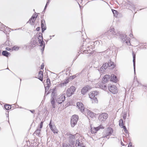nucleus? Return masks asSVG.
<instances>
[{"label": "nucleus", "instance_id": "obj_12", "mask_svg": "<svg viewBox=\"0 0 147 147\" xmlns=\"http://www.w3.org/2000/svg\"><path fill=\"white\" fill-rule=\"evenodd\" d=\"M41 27L42 32H43L46 29V27L44 20H42L41 22Z\"/></svg>", "mask_w": 147, "mask_h": 147}, {"label": "nucleus", "instance_id": "obj_18", "mask_svg": "<svg viewBox=\"0 0 147 147\" xmlns=\"http://www.w3.org/2000/svg\"><path fill=\"white\" fill-rule=\"evenodd\" d=\"M100 128H103V126L102 125H100L98 127L94 128V131H93V130L92 131V133L94 134L96 133V131L99 130Z\"/></svg>", "mask_w": 147, "mask_h": 147}, {"label": "nucleus", "instance_id": "obj_10", "mask_svg": "<svg viewBox=\"0 0 147 147\" xmlns=\"http://www.w3.org/2000/svg\"><path fill=\"white\" fill-rule=\"evenodd\" d=\"M69 143L72 145H74V139L75 138V135L69 134Z\"/></svg>", "mask_w": 147, "mask_h": 147}, {"label": "nucleus", "instance_id": "obj_35", "mask_svg": "<svg viewBox=\"0 0 147 147\" xmlns=\"http://www.w3.org/2000/svg\"><path fill=\"white\" fill-rule=\"evenodd\" d=\"M119 125L121 127H123V126H124L123 125V120L122 119H120L119 121Z\"/></svg>", "mask_w": 147, "mask_h": 147}, {"label": "nucleus", "instance_id": "obj_56", "mask_svg": "<svg viewBox=\"0 0 147 147\" xmlns=\"http://www.w3.org/2000/svg\"><path fill=\"white\" fill-rule=\"evenodd\" d=\"M129 36H130V37H131L133 36V34H129Z\"/></svg>", "mask_w": 147, "mask_h": 147}, {"label": "nucleus", "instance_id": "obj_57", "mask_svg": "<svg viewBox=\"0 0 147 147\" xmlns=\"http://www.w3.org/2000/svg\"><path fill=\"white\" fill-rule=\"evenodd\" d=\"M92 130H93V131H94V129H92V128L91 129V132H92Z\"/></svg>", "mask_w": 147, "mask_h": 147}, {"label": "nucleus", "instance_id": "obj_60", "mask_svg": "<svg viewBox=\"0 0 147 147\" xmlns=\"http://www.w3.org/2000/svg\"><path fill=\"white\" fill-rule=\"evenodd\" d=\"M82 146V147H85V146Z\"/></svg>", "mask_w": 147, "mask_h": 147}, {"label": "nucleus", "instance_id": "obj_13", "mask_svg": "<svg viewBox=\"0 0 147 147\" xmlns=\"http://www.w3.org/2000/svg\"><path fill=\"white\" fill-rule=\"evenodd\" d=\"M37 16H32L31 18H30L29 21L27 22H29L31 25H32L34 23L35 20L36 18L37 17Z\"/></svg>", "mask_w": 147, "mask_h": 147}, {"label": "nucleus", "instance_id": "obj_15", "mask_svg": "<svg viewBox=\"0 0 147 147\" xmlns=\"http://www.w3.org/2000/svg\"><path fill=\"white\" fill-rule=\"evenodd\" d=\"M110 78V76L109 75H105L102 79V82H107L109 80Z\"/></svg>", "mask_w": 147, "mask_h": 147}, {"label": "nucleus", "instance_id": "obj_45", "mask_svg": "<svg viewBox=\"0 0 147 147\" xmlns=\"http://www.w3.org/2000/svg\"><path fill=\"white\" fill-rule=\"evenodd\" d=\"M12 49L14 50H18L19 49V48L17 47H14L12 48Z\"/></svg>", "mask_w": 147, "mask_h": 147}, {"label": "nucleus", "instance_id": "obj_11", "mask_svg": "<svg viewBox=\"0 0 147 147\" xmlns=\"http://www.w3.org/2000/svg\"><path fill=\"white\" fill-rule=\"evenodd\" d=\"M90 88V87L88 86H87L84 87L81 90V92L82 94L83 95L85 94L88 91Z\"/></svg>", "mask_w": 147, "mask_h": 147}, {"label": "nucleus", "instance_id": "obj_8", "mask_svg": "<svg viewBox=\"0 0 147 147\" xmlns=\"http://www.w3.org/2000/svg\"><path fill=\"white\" fill-rule=\"evenodd\" d=\"M77 106L80 109L81 111L84 114L85 113V109L83 105L81 102H78L77 103Z\"/></svg>", "mask_w": 147, "mask_h": 147}, {"label": "nucleus", "instance_id": "obj_6", "mask_svg": "<svg viewBox=\"0 0 147 147\" xmlns=\"http://www.w3.org/2000/svg\"><path fill=\"white\" fill-rule=\"evenodd\" d=\"M109 91L113 94H116L117 92V90L116 86L114 85L110 84L108 87Z\"/></svg>", "mask_w": 147, "mask_h": 147}, {"label": "nucleus", "instance_id": "obj_40", "mask_svg": "<svg viewBox=\"0 0 147 147\" xmlns=\"http://www.w3.org/2000/svg\"><path fill=\"white\" fill-rule=\"evenodd\" d=\"M40 130L41 129H38L35 131V132L36 134H39V133H40Z\"/></svg>", "mask_w": 147, "mask_h": 147}, {"label": "nucleus", "instance_id": "obj_27", "mask_svg": "<svg viewBox=\"0 0 147 147\" xmlns=\"http://www.w3.org/2000/svg\"><path fill=\"white\" fill-rule=\"evenodd\" d=\"M93 49L92 48H91L90 49H89V50L88 49H87L86 50H85L84 51H83V53H91V52L92 51Z\"/></svg>", "mask_w": 147, "mask_h": 147}, {"label": "nucleus", "instance_id": "obj_4", "mask_svg": "<svg viewBox=\"0 0 147 147\" xmlns=\"http://www.w3.org/2000/svg\"><path fill=\"white\" fill-rule=\"evenodd\" d=\"M108 117L107 114L105 113H102L99 114L98 119L100 121H105Z\"/></svg>", "mask_w": 147, "mask_h": 147}, {"label": "nucleus", "instance_id": "obj_46", "mask_svg": "<svg viewBox=\"0 0 147 147\" xmlns=\"http://www.w3.org/2000/svg\"><path fill=\"white\" fill-rule=\"evenodd\" d=\"M43 121H41L40 125V129H41L42 127L43 124Z\"/></svg>", "mask_w": 147, "mask_h": 147}, {"label": "nucleus", "instance_id": "obj_36", "mask_svg": "<svg viewBox=\"0 0 147 147\" xmlns=\"http://www.w3.org/2000/svg\"><path fill=\"white\" fill-rule=\"evenodd\" d=\"M102 67L105 68V69L107 68V67H109L107 63H105V64H103L102 66Z\"/></svg>", "mask_w": 147, "mask_h": 147}, {"label": "nucleus", "instance_id": "obj_3", "mask_svg": "<svg viewBox=\"0 0 147 147\" xmlns=\"http://www.w3.org/2000/svg\"><path fill=\"white\" fill-rule=\"evenodd\" d=\"M76 88L74 86H71L69 88L66 92V94L68 97L71 96L75 91Z\"/></svg>", "mask_w": 147, "mask_h": 147}, {"label": "nucleus", "instance_id": "obj_50", "mask_svg": "<svg viewBox=\"0 0 147 147\" xmlns=\"http://www.w3.org/2000/svg\"><path fill=\"white\" fill-rule=\"evenodd\" d=\"M76 76L75 75H74L70 77L71 78V79H73L74 78L76 77Z\"/></svg>", "mask_w": 147, "mask_h": 147}, {"label": "nucleus", "instance_id": "obj_33", "mask_svg": "<svg viewBox=\"0 0 147 147\" xmlns=\"http://www.w3.org/2000/svg\"><path fill=\"white\" fill-rule=\"evenodd\" d=\"M92 103H97L98 102V100L96 97H94V98H92Z\"/></svg>", "mask_w": 147, "mask_h": 147}, {"label": "nucleus", "instance_id": "obj_28", "mask_svg": "<svg viewBox=\"0 0 147 147\" xmlns=\"http://www.w3.org/2000/svg\"><path fill=\"white\" fill-rule=\"evenodd\" d=\"M10 54V53H9L6 51H3L2 52V55L3 56H5L6 57H8V55Z\"/></svg>", "mask_w": 147, "mask_h": 147}, {"label": "nucleus", "instance_id": "obj_17", "mask_svg": "<svg viewBox=\"0 0 147 147\" xmlns=\"http://www.w3.org/2000/svg\"><path fill=\"white\" fill-rule=\"evenodd\" d=\"M38 77H39L38 79L41 81L43 80V72L40 71L39 72Z\"/></svg>", "mask_w": 147, "mask_h": 147}, {"label": "nucleus", "instance_id": "obj_14", "mask_svg": "<svg viewBox=\"0 0 147 147\" xmlns=\"http://www.w3.org/2000/svg\"><path fill=\"white\" fill-rule=\"evenodd\" d=\"M111 81L114 82H116L117 81V76L114 74H112L111 76Z\"/></svg>", "mask_w": 147, "mask_h": 147}, {"label": "nucleus", "instance_id": "obj_24", "mask_svg": "<svg viewBox=\"0 0 147 147\" xmlns=\"http://www.w3.org/2000/svg\"><path fill=\"white\" fill-rule=\"evenodd\" d=\"M107 64L108 65L109 67H111L112 68H114L115 67V65L114 64L113 62H112L110 60L109 62L108 63H107Z\"/></svg>", "mask_w": 147, "mask_h": 147}, {"label": "nucleus", "instance_id": "obj_43", "mask_svg": "<svg viewBox=\"0 0 147 147\" xmlns=\"http://www.w3.org/2000/svg\"><path fill=\"white\" fill-rule=\"evenodd\" d=\"M49 0H47L46 5L45 7V8H44V10H45L46 9L47 7V5L49 4Z\"/></svg>", "mask_w": 147, "mask_h": 147}, {"label": "nucleus", "instance_id": "obj_7", "mask_svg": "<svg viewBox=\"0 0 147 147\" xmlns=\"http://www.w3.org/2000/svg\"><path fill=\"white\" fill-rule=\"evenodd\" d=\"M65 96L63 94L57 98V101L59 104H62L65 100Z\"/></svg>", "mask_w": 147, "mask_h": 147}, {"label": "nucleus", "instance_id": "obj_32", "mask_svg": "<svg viewBox=\"0 0 147 147\" xmlns=\"http://www.w3.org/2000/svg\"><path fill=\"white\" fill-rule=\"evenodd\" d=\"M63 147H72L69 143H64L63 144Z\"/></svg>", "mask_w": 147, "mask_h": 147}, {"label": "nucleus", "instance_id": "obj_30", "mask_svg": "<svg viewBox=\"0 0 147 147\" xmlns=\"http://www.w3.org/2000/svg\"><path fill=\"white\" fill-rule=\"evenodd\" d=\"M5 27L6 26H5L1 23V31H2L3 32H4L5 33V30L3 31V29L4 28H5Z\"/></svg>", "mask_w": 147, "mask_h": 147}, {"label": "nucleus", "instance_id": "obj_47", "mask_svg": "<svg viewBox=\"0 0 147 147\" xmlns=\"http://www.w3.org/2000/svg\"><path fill=\"white\" fill-rule=\"evenodd\" d=\"M128 147H132V143L131 142H130L129 143Z\"/></svg>", "mask_w": 147, "mask_h": 147}, {"label": "nucleus", "instance_id": "obj_62", "mask_svg": "<svg viewBox=\"0 0 147 147\" xmlns=\"http://www.w3.org/2000/svg\"><path fill=\"white\" fill-rule=\"evenodd\" d=\"M54 36V35L52 36V37Z\"/></svg>", "mask_w": 147, "mask_h": 147}, {"label": "nucleus", "instance_id": "obj_2", "mask_svg": "<svg viewBox=\"0 0 147 147\" xmlns=\"http://www.w3.org/2000/svg\"><path fill=\"white\" fill-rule=\"evenodd\" d=\"M78 118V116L75 115L72 116L71 120V124L72 127H74L77 124Z\"/></svg>", "mask_w": 147, "mask_h": 147}, {"label": "nucleus", "instance_id": "obj_44", "mask_svg": "<svg viewBox=\"0 0 147 147\" xmlns=\"http://www.w3.org/2000/svg\"><path fill=\"white\" fill-rule=\"evenodd\" d=\"M130 5L132 7L133 9H135V5L133 3H130Z\"/></svg>", "mask_w": 147, "mask_h": 147}, {"label": "nucleus", "instance_id": "obj_22", "mask_svg": "<svg viewBox=\"0 0 147 147\" xmlns=\"http://www.w3.org/2000/svg\"><path fill=\"white\" fill-rule=\"evenodd\" d=\"M88 114L89 116L92 118H93L94 117H95L96 115V114L94 113L91 112L90 111H89L88 112Z\"/></svg>", "mask_w": 147, "mask_h": 147}, {"label": "nucleus", "instance_id": "obj_19", "mask_svg": "<svg viewBox=\"0 0 147 147\" xmlns=\"http://www.w3.org/2000/svg\"><path fill=\"white\" fill-rule=\"evenodd\" d=\"M55 90L56 88H54L49 90L50 92H50H52L51 96L52 97H54L55 96V94L56 93Z\"/></svg>", "mask_w": 147, "mask_h": 147}, {"label": "nucleus", "instance_id": "obj_42", "mask_svg": "<svg viewBox=\"0 0 147 147\" xmlns=\"http://www.w3.org/2000/svg\"><path fill=\"white\" fill-rule=\"evenodd\" d=\"M121 127L123 128L124 131H125L126 133H127L128 132L125 126H123V127Z\"/></svg>", "mask_w": 147, "mask_h": 147}, {"label": "nucleus", "instance_id": "obj_1", "mask_svg": "<svg viewBox=\"0 0 147 147\" xmlns=\"http://www.w3.org/2000/svg\"><path fill=\"white\" fill-rule=\"evenodd\" d=\"M114 30L115 29L114 28L110 27L109 30L105 33V35L107 37L108 39H111L116 34V33Z\"/></svg>", "mask_w": 147, "mask_h": 147}, {"label": "nucleus", "instance_id": "obj_38", "mask_svg": "<svg viewBox=\"0 0 147 147\" xmlns=\"http://www.w3.org/2000/svg\"><path fill=\"white\" fill-rule=\"evenodd\" d=\"M94 93H92V91L90 92V93L89 94V96L90 98L91 99L94 98Z\"/></svg>", "mask_w": 147, "mask_h": 147}, {"label": "nucleus", "instance_id": "obj_55", "mask_svg": "<svg viewBox=\"0 0 147 147\" xmlns=\"http://www.w3.org/2000/svg\"><path fill=\"white\" fill-rule=\"evenodd\" d=\"M50 82V79H47V80L46 82Z\"/></svg>", "mask_w": 147, "mask_h": 147}, {"label": "nucleus", "instance_id": "obj_16", "mask_svg": "<svg viewBox=\"0 0 147 147\" xmlns=\"http://www.w3.org/2000/svg\"><path fill=\"white\" fill-rule=\"evenodd\" d=\"M113 132V130L111 128H110L107 130L106 132V136L105 137H103V138H105L108 136L111 135L112 133Z\"/></svg>", "mask_w": 147, "mask_h": 147}, {"label": "nucleus", "instance_id": "obj_37", "mask_svg": "<svg viewBox=\"0 0 147 147\" xmlns=\"http://www.w3.org/2000/svg\"><path fill=\"white\" fill-rule=\"evenodd\" d=\"M105 69L101 67L99 69V71L100 73H103L105 71Z\"/></svg>", "mask_w": 147, "mask_h": 147}, {"label": "nucleus", "instance_id": "obj_25", "mask_svg": "<svg viewBox=\"0 0 147 147\" xmlns=\"http://www.w3.org/2000/svg\"><path fill=\"white\" fill-rule=\"evenodd\" d=\"M50 86H48L47 85L46 86H45V96L47 95L49 93L50 91H49L48 93H46L47 92L48 90L49 89V87Z\"/></svg>", "mask_w": 147, "mask_h": 147}, {"label": "nucleus", "instance_id": "obj_51", "mask_svg": "<svg viewBox=\"0 0 147 147\" xmlns=\"http://www.w3.org/2000/svg\"><path fill=\"white\" fill-rule=\"evenodd\" d=\"M6 49L8 51H9L10 50H11V49L10 48H9V47H6Z\"/></svg>", "mask_w": 147, "mask_h": 147}, {"label": "nucleus", "instance_id": "obj_49", "mask_svg": "<svg viewBox=\"0 0 147 147\" xmlns=\"http://www.w3.org/2000/svg\"><path fill=\"white\" fill-rule=\"evenodd\" d=\"M47 86H50V84H51V83H50V82H47Z\"/></svg>", "mask_w": 147, "mask_h": 147}, {"label": "nucleus", "instance_id": "obj_34", "mask_svg": "<svg viewBox=\"0 0 147 147\" xmlns=\"http://www.w3.org/2000/svg\"><path fill=\"white\" fill-rule=\"evenodd\" d=\"M82 144L80 143V140L79 139H77L76 140V145H77V146H82Z\"/></svg>", "mask_w": 147, "mask_h": 147}, {"label": "nucleus", "instance_id": "obj_59", "mask_svg": "<svg viewBox=\"0 0 147 147\" xmlns=\"http://www.w3.org/2000/svg\"><path fill=\"white\" fill-rule=\"evenodd\" d=\"M123 143H121V145H123Z\"/></svg>", "mask_w": 147, "mask_h": 147}, {"label": "nucleus", "instance_id": "obj_58", "mask_svg": "<svg viewBox=\"0 0 147 147\" xmlns=\"http://www.w3.org/2000/svg\"><path fill=\"white\" fill-rule=\"evenodd\" d=\"M79 4V6H80V8H81V7L80 6V5L79 4Z\"/></svg>", "mask_w": 147, "mask_h": 147}, {"label": "nucleus", "instance_id": "obj_53", "mask_svg": "<svg viewBox=\"0 0 147 147\" xmlns=\"http://www.w3.org/2000/svg\"><path fill=\"white\" fill-rule=\"evenodd\" d=\"M40 30V28L39 27H37L36 29V30L38 31Z\"/></svg>", "mask_w": 147, "mask_h": 147}, {"label": "nucleus", "instance_id": "obj_23", "mask_svg": "<svg viewBox=\"0 0 147 147\" xmlns=\"http://www.w3.org/2000/svg\"><path fill=\"white\" fill-rule=\"evenodd\" d=\"M121 39L123 41H124L127 40L128 41H129V38H128L127 36L125 35H123L121 36Z\"/></svg>", "mask_w": 147, "mask_h": 147}, {"label": "nucleus", "instance_id": "obj_31", "mask_svg": "<svg viewBox=\"0 0 147 147\" xmlns=\"http://www.w3.org/2000/svg\"><path fill=\"white\" fill-rule=\"evenodd\" d=\"M68 82V80H67L61 83L60 84V85L61 86H66V84Z\"/></svg>", "mask_w": 147, "mask_h": 147}, {"label": "nucleus", "instance_id": "obj_54", "mask_svg": "<svg viewBox=\"0 0 147 147\" xmlns=\"http://www.w3.org/2000/svg\"><path fill=\"white\" fill-rule=\"evenodd\" d=\"M123 118L124 119H125L126 118V114H125L123 115Z\"/></svg>", "mask_w": 147, "mask_h": 147}, {"label": "nucleus", "instance_id": "obj_63", "mask_svg": "<svg viewBox=\"0 0 147 147\" xmlns=\"http://www.w3.org/2000/svg\"><path fill=\"white\" fill-rule=\"evenodd\" d=\"M72 147H74V146H72Z\"/></svg>", "mask_w": 147, "mask_h": 147}, {"label": "nucleus", "instance_id": "obj_21", "mask_svg": "<svg viewBox=\"0 0 147 147\" xmlns=\"http://www.w3.org/2000/svg\"><path fill=\"white\" fill-rule=\"evenodd\" d=\"M49 127H50L51 130H52L53 132L55 133H57V132L55 131L56 128L54 126H52L51 123V122L49 124Z\"/></svg>", "mask_w": 147, "mask_h": 147}, {"label": "nucleus", "instance_id": "obj_9", "mask_svg": "<svg viewBox=\"0 0 147 147\" xmlns=\"http://www.w3.org/2000/svg\"><path fill=\"white\" fill-rule=\"evenodd\" d=\"M96 86L98 88H99L104 90L107 89V86L103 82H99L97 84Z\"/></svg>", "mask_w": 147, "mask_h": 147}, {"label": "nucleus", "instance_id": "obj_26", "mask_svg": "<svg viewBox=\"0 0 147 147\" xmlns=\"http://www.w3.org/2000/svg\"><path fill=\"white\" fill-rule=\"evenodd\" d=\"M51 103L52 104L53 107L55 108V106L54 97H52V98H51Z\"/></svg>", "mask_w": 147, "mask_h": 147}, {"label": "nucleus", "instance_id": "obj_20", "mask_svg": "<svg viewBox=\"0 0 147 147\" xmlns=\"http://www.w3.org/2000/svg\"><path fill=\"white\" fill-rule=\"evenodd\" d=\"M133 62L134 65V73H135V65H136V55H133Z\"/></svg>", "mask_w": 147, "mask_h": 147}, {"label": "nucleus", "instance_id": "obj_39", "mask_svg": "<svg viewBox=\"0 0 147 147\" xmlns=\"http://www.w3.org/2000/svg\"><path fill=\"white\" fill-rule=\"evenodd\" d=\"M112 10L114 16L116 17H117L118 13L117 11L114 9H112Z\"/></svg>", "mask_w": 147, "mask_h": 147}, {"label": "nucleus", "instance_id": "obj_48", "mask_svg": "<svg viewBox=\"0 0 147 147\" xmlns=\"http://www.w3.org/2000/svg\"><path fill=\"white\" fill-rule=\"evenodd\" d=\"M29 111L31 112L32 113H34V112H35L34 110H29Z\"/></svg>", "mask_w": 147, "mask_h": 147}, {"label": "nucleus", "instance_id": "obj_29", "mask_svg": "<svg viewBox=\"0 0 147 147\" xmlns=\"http://www.w3.org/2000/svg\"><path fill=\"white\" fill-rule=\"evenodd\" d=\"M4 107L5 109L7 110H9L11 108V106L7 104L5 105L4 106Z\"/></svg>", "mask_w": 147, "mask_h": 147}, {"label": "nucleus", "instance_id": "obj_52", "mask_svg": "<svg viewBox=\"0 0 147 147\" xmlns=\"http://www.w3.org/2000/svg\"><path fill=\"white\" fill-rule=\"evenodd\" d=\"M44 68V65L42 64L41 66V69H43Z\"/></svg>", "mask_w": 147, "mask_h": 147}, {"label": "nucleus", "instance_id": "obj_5", "mask_svg": "<svg viewBox=\"0 0 147 147\" xmlns=\"http://www.w3.org/2000/svg\"><path fill=\"white\" fill-rule=\"evenodd\" d=\"M41 35H39L38 37V41L40 44V46L41 47L43 46L42 48L41 49V50L43 51L45 47V44L43 40V37L42 36V34H40Z\"/></svg>", "mask_w": 147, "mask_h": 147}, {"label": "nucleus", "instance_id": "obj_61", "mask_svg": "<svg viewBox=\"0 0 147 147\" xmlns=\"http://www.w3.org/2000/svg\"><path fill=\"white\" fill-rule=\"evenodd\" d=\"M126 43H127L128 42V41H126Z\"/></svg>", "mask_w": 147, "mask_h": 147}, {"label": "nucleus", "instance_id": "obj_41", "mask_svg": "<svg viewBox=\"0 0 147 147\" xmlns=\"http://www.w3.org/2000/svg\"><path fill=\"white\" fill-rule=\"evenodd\" d=\"M98 92L97 91H92V93H94V96L96 97L97 96L98 93Z\"/></svg>", "mask_w": 147, "mask_h": 147}]
</instances>
